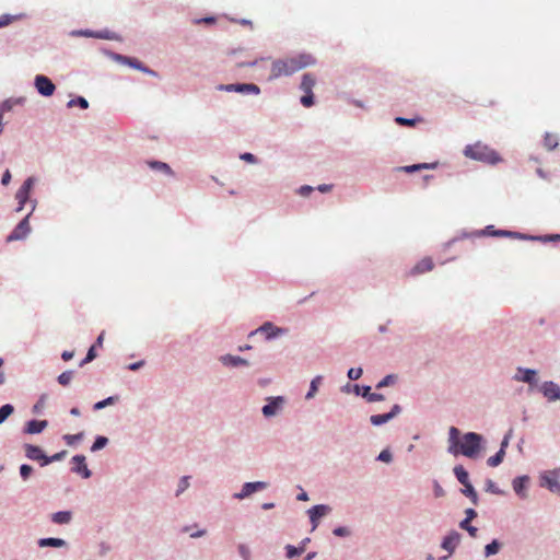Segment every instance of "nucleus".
I'll use <instances>...</instances> for the list:
<instances>
[{"instance_id": "49", "label": "nucleus", "mask_w": 560, "mask_h": 560, "mask_svg": "<svg viewBox=\"0 0 560 560\" xmlns=\"http://www.w3.org/2000/svg\"><path fill=\"white\" fill-rule=\"evenodd\" d=\"M395 121L400 126L413 127L416 125V119H408L404 117H396Z\"/></svg>"}, {"instance_id": "26", "label": "nucleus", "mask_w": 560, "mask_h": 560, "mask_svg": "<svg viewBox=\"0 0 560 560\" xmlns=\"http://www.w3.org/2000/svg\"><path fill=\"white\" fill-rule=\"evenodd\" d=\"M438 163H420V164H412L404 166L401 170L406 173H413L420 170H429V168H435Z\"/></svg>"}, {"instance_id": "23", "label": "nucleus", "mask_w": 560, "mask_h": 560, "mask_svg": "<svg viewBox=\"0 0 560 560\" xmlns=\"http://www.w3.org/2000/svg\"><path fill=\"white\" fill-rule=\"evenodd\" d=\"M527 483H528L527 476L517 477L513 480V489L517 494L525 497L526 494L523 493V490L526 488Z\"/></svg>"}, {"instance_id": "13", "label": "nucleus", "mask_w": 560, "mask_h": 560, "mask_svg": "<svg viewBox=\"0 0 560 560\" xmlns=\"http://www.w3.org/2000/svg\"><path fill=\"white\" fill-rule=\"evenodd\" d=\"M267 487V485L262 481H256V482H246L241 492L240 493H236L235 497L237 499H244L248 495H250L252 493L256 492V491H259V490H262Z\"/></svg>"}, {"instance_id": "10", "label": "nucleus", "mask_w": 560, "mask_h": 560, "mask_svg": "<svg viewBox=\"0 0 560 560\" xmlns=\"http://www.w3.org/2000/svg\"><path fill=\"white\" fill-rule=\"evenodd\" d=\"M400 410L401 408L399 405H394L392 410L387 413L371 416L370 421L373 425H382L395 418L400 412Z\"/></svg>"}, {"instance_id": "64", "label": "nucleus", "mask_w": 560, "mask_h": 560, "mask_svg": "<svg viewBox=\"0 0 560 560\" xmlns=\"http://www.w3.org/2000/svg\"><path fill=\"white\" fill-rule=\"evenodd\" d=\"M330 189H331V186H330V185H326V184H324V185H319V186H318V190H319V191H322V192H327V191H329Z\"/></svg>"}, {"instance_id": "16", "label": "nucleus", "mask_w": 560, "mask_h": 560, "mask_svg": "<svg viewBox=\"0 0 560 560\" xmlns=\"http://www.w3.org/2000/svg\"><path fill=\"white\" fill-rule=\"evenodd\" d=\"M74 463L73 470L82 475L83 478H89L91 476V470L88 468L85 463V457L83 455H75L72 458Z\"/></svg>"}, {"instance_id": "55", "label": "nucleus", "mask_w": 560, "mask_h": 560, "mask_svg": "<svg viewBox=\"0 0 560 560\" xmlns=\"http://www.w3.org/2000/svg\"><path fill=\"white\" fill-rule=\"evenodd\" d=\"M126 59H127L128 63L130 66H132L133 68L139 69V70H143V71H148L147 69H144L142 67L141 62L138 61L137 59H131V58H126Z\"/></svg>"}, {"instance_id": "15", "label": "nucleus", "mask_w": 560, "mask_h": 560, "mask_svg": "<svg viewBox=\"0 0 560 560\" xmlns=\"http://www.w3.org/2000/svg\"><path fill=\"white\" fill-rule=\"evenodd\" d=\"M330 511V508L324 504L315 505L310 511V518L313 524V528H316L318 525V520L326 515Z\"/></svg>"}, {"instance_id": "39", "label": "nucleus", "mask_w": 560, "mask_h": 560, "mask_svg": "<svg viewBox=\"0 0 560 560\" xmlns=\"http://www.w3.org/2000/svg\"><path fill=\"white\" fill-rule=\"evenodd\" d=\"M107 442H108V440H107V438H105V436H98V438H96V440L94 441V443H93V445H92V447H91V451H92V452H96V451H98V450H101V448L105 447V446H106V444H107Z\"/></svg>"}, {"instance_id": "31", "label": "nucleus", "mask_w": 560, "mask_h": 560, "mask_svg": "<svg viewBox=\"0 0 560 560\" xmlns=\"http://www.w3.org/2000/svg\"><path fill=\"white\" fill-rule=\"evenodd\" d=\"M504 456H505V451L499 450V452L495 455L488 458L487 464L490 467H497L503 462Z\"/></svg>"}, {"instance_id": "57", "label": "nucleus", "mask_w": 560, "mask_h": 560, "mask_svg": "<svg viewBox=\"0 0 560 560\" xmlns=\"http://www.w3.org/2000/svg\"><path fill=\"white\" fill-rule=\"evenodd\" d=\"M11 180V173L9 170H7L3 175H2V178H1V183L2 185L7 186Z\"/></svg>"}, {"instance_id": "58", "label": "nucleus", "mask_w": 560, "mask_h": 560, "mask_svg": "<svg viewBox=\"0 0 560 560\" xmlns=\"http://www.w3.org/2000/svg\"><path fill=\"white\" fill-rule=\"evenodd\" d=\"M465 513H466L465 520H468V522H471V520H474L477 516V513L474 509H467Z\"/></svg>"}, {"instance_id": "38", "label": "nucleus", "mask_w": 560, "mask_h": 560, "mask_svg": "<svg viewBox=\"0 0 560 560\" xmlns=\"http://www.w3.org/2000/svg\"><path fill=\"white\" fill-rule=\"evenodd\" d=\"M500 549V545L497 540H493L492 542L488 544L485 548V553L487 557L495 555Z\"/></svg>"}, {"instance_id": "47", "label": "nucleus", "mask_w": 560, "mask_h": 560, "mask_svg": "<svg viewBox=\"0 0 560 560\" xmlns=\"http://www.w3.org/2000/svg\"><path fill=\"white\" fill-rule=\"evenodd\" d=\"M362 375V369L361 368H351L349 371H348V377L352 381H355L358 378H360Z\"/></svg>"}, {"instance_id": "34", "label": "nucleus", "mask_w": 560, "mask_h": 560, "mask_svg": "<svg viewBox=\"0 0 560 560\" xmlns=\"http://www.w3.org/2000/svg\"><path fill=\"white\" fill-rule=\"evenodd\" d=\"M544 145L547 150H553L558 145V139L555 135L547 133L544 139Z\"/></svg>"}, {"instance_id": "9", "label": "nucleus", "mask_w": 560, "mask_h": 560, "mask_svg": "<svg viewBox=\"0 0 560 560\" xmlns=\"http://www.w3.org/2000/svg\"><path fill=\"white\" fill-rule=\"evenodd\" d=\"M483 235H491V236H506L512 238H520L525 240L528 238L526 235L521 234L518 232H511L505 230H494L492 225H489L481 232ZM530 240H538L537 237H529Z\"/></svg>"}, {"instance_id": "7", "label": "nucleus", "mask_w": 560, "mask_h": 560, "mask_svg": "<svg viewBox=\"0 0 560 560\" xmlns=\"http://www.w3.org/2000/svg\"><path fill=\"white\" fill-rule=\"evenodd\" d=\"M34 186V178L28 177L23 185L20 187V189L16 191L15 198L19 202V207L16 208V211H21L25 205V202L28 200L30 192Z\"/></svg>"}, {"instance_id": "50", "label": "nucleus", "mask_w": 560, "mask_h": 560, "mask_svg": "<svg viewBox=\"0 0 560 560\" xmlns=\"http://www.w3.org/2000/svg\"><path fill=\"white\" fill-rule=\"evenodd\" d=\"M65 454H66V452L63 451V452H60V453H57V454L52 455L51 457L45 456V460L42 463V466H45V465H48L51 462L61 459Z\"/></svg>"}, {"instance_id": "14", "label": "nucleus", "mask_w": 560, "mask_h": 560, "mask_svg": "<svg viewBox=\"0 0 560 560\" xmlns=\"http://www.w3.org/2000/svg\"><path fill=\"white\" fill-rule=\"evenodd\" d=\"M460 541V535L457 532H451L447 536L444 537L442 541V548L447 550L450 553H453L455 548Z\"/></svg>"}, {"instance_id": "12", "label": "nucleus", "mask_w": 560, "mask_h": 560, "mask_svg": "<svg viewBox=\"0 0 560 560\" xmlns=\"http://www.w3.org/2000/svg\"><path fill=\"white\" fill-rule=\"evenodd\" d=\"M268 404L262 407V413L265 417H272L278 413L283 405L282 397H270L268 398Z\"/></svg>"}, {"instance_id": "48", "label": "nucleus", "mask_w": 560, "mask_h": 560, "mask_svg": "<svg viewBox=\"0 0 560 560\" xmlns=\"http://www.w3.org/2000/svg\"><path fill=\"white\" fill-rule=\"evenodd\" d=\"M114 401H115V398H114V397H108V398H106V399H104V400H101V401L96 402V404L94 405V409H95V410L103 409V408H105L106 406L114 404Z\"/></svg>"}, {"instance_id": "29", "label": "nucleus", "mask_w": 560, "mask_h": 560, "mask_svg": "<svg viewBox=\"0 0 560 560\" xmlns=\"http://www.w3.org/2000/svg\"><path fill=\"white\" fill-rule=\"evenodd\" d=\"M71 512L60 511L52 514V522L56 524H68L71 521Z\"/></svg>"}, {"instance_id": "63", "label": "nucleus", "mask_w": 560, "mask_h": 560, "mask_svg": "<svg viewBox=\"0 0 560 560\" xmlns=\"http://www.w3.org/2000/svg\"><path fill=\"white\" fill-rule=\"evenodd\" d=\"M143 365V361H139V362H136V363H132L128 366L129 370L131 371H136L138 370L140 366Z\"/></svg>"}, {"instance_id": "35", "label": "nucleus", "mask_w": 560, "mask_h": 560, "mask_svg": "<svg viewBox=\"0 0 560 560\" xmlns=\"http://www.w3.org/2000/svg\"><path fill=\"white\" fill-rule=\"evenodd\" d=\"M322 381V377L320 376H316L312 382H311V386H310V390L307 392L305 398L306 399H311L315 396L317 389H318V385Z\"/></svg>"}, {"instance_id": "4", "label": "nucleus", "mask_w": 560, "mask_h": 560, "mask_svg": "<svg viewBox=\"0 0 560 560\" xmlns=\"http://www.w3.org/2000/svg\"><path fill=\"white\" fill-rule=\"evenodd\" d=\"M316 84V78L312 73H305L302 77L300 89L304 92L301 97V104L304 107H311L314 104L313 88Z\"/></svg>"}, {"instance_id": "3", "label": "nucleus", "mask_w": 560, "mask_h": 560, "mask_svg": "<svg viewBox=\"0 0 560 560\" xmlns=\"http://www.w3.org/2000/svg\"><path fill=\"white\" fill-rule=\"evenodd\" d=\"M464 154L469 159L492 165L501 161L498 152L481 142L466 145Z\"/></svg>"}, {"instance_id": "41", "label": "nucleus", "mask_w": 560, "mask_h": 560, "mask_svg": "<svg viewBox=\"0 0 560 560\" xmlns=\"http://www.w3.org/2000/svg\"><path fill=\"white\" fill-rule=\"evenodd\" d=\"M20 16L18 15H10V14H3L0 16V28L1 27H4V26H8L9 24H11L12 22H14L15 20H18Z\"/></svg>"}, {"instance_id": "21", "label": "nucleus", "mask_w": 560, "mask_h": 560, "mask_svg": "<svg viewBox=\"0 0 560 560\" xmlns=\"http://www.w3.org/2000/svg\"><path fill=\"white\" fill-rule=\"evenodd\" d=\"M226 91H235V92H253L255 94L259 93V88L255 84H230L224 88Z\"/></svg>"}, {"instance_id": "53", "label": "nucleus", "mask_w": 560, "mask_h": 560, "mask_svg": "<svg viewBox=\"0 0 560 560\" xmlns=\"http://www.w3.org/2000/svg\"><path fill=\"white\" fill-rule=\"evenodd\" d=\"M378 459L385 463H389L392 460V454L388 450H384L380 453Z\"/></svg>"}, {"instance_id": "19", "label": "nucleus", "mask_w": 560, "mask_h": 560, "mask_svg": "<svg viewBox=\"0 0 560 560\" xmlns=\"http://www.w3.org/2000/svg\"><path fill=\"white\" fill-rule=\"evenodd\" d=\"M25 455L27 458H30L32 460H43V462L45 460V456H46L38 446L32 445V444L25 445Z\"/></svg>"}, {"instance_id": "46", "label": "nucleus", "mask_w": 560, "mask_h": 560, "mask_svg": "<svg viewBox=\"0 0 560 560\" xmlns=\"http://www.w3.org/2000/svg\"><path fill=\"white\" fill-rule=\"evenodd\" d=\"M32 472H33V468L30 465L24 464L20 467V474L24 480H26L31 476Z\"/></svg>"}, {"instance_id": "42", "label": "nucleus", "mask_w": 560, "mask_h": 560, "mask_svg": "<svg viewBox=\"0 0 560 560\" xmlns=\"http://www.w3.org/2000/svg\"><path fill=\"white\" fill-rule=\"evenodd\" d=\"M396 375L389 374L385 376L377 385L376 388H383L385 386L392 385L396 382Z\"/></svg>"}, {"instance_id": "45", "label": "nucleus", "mask_w": 560, "mask_h": 560, "mask_svg": "<svg viewBox=\"0 0 560 560\" xmlns=\"http://www.w3.org/2000/svg\"><path fill=\"white\" fill-rule=\"evenodd\" d=\"M95 358H96L95 346H92L89 349L86 357L80 362V366H83L84 364L93 361Z\"/></svg>"}, {"instance_id": "2", "label": "nucleus", "mask_w": 560, "mask_h": 560, "mask_svg": "<svg viewBox=\"0 0 560 560\" xmlns=\"http://www.w3.org/2000/svg\"><path fill=\"white\" fill-rule=\"evenodd\" d=\"M315 58L310 54H300L277 59L271 65L270 79L292 75L308 66L315 65Z\"/></svg>"}, {"instance_id": "5", "label": "nucleus", "mask_w": 560, "mask_h": 560, "mask_svg": "<svg viewBox=\"0 0 560 560\" xmlns=\"http://www.w3.org/2000/svg\"><path fill=\"white\" fill-rule=\"evenodd\" d=\"M559 469L548 470L540 475V486L547 488L552 493L560 495Z\"/></svg>"}, {"instance_id": "6", "label": "nucleus", "mask_w": 560, "mask_h": 560, "mask_svg": "<svg viewBox=\"0 0 560 560\" xmlns=\"http://www.w3.org/2000/svg\"><path fill=\"white\" fill-rule=\"evenodd\" d=\"M30 214H27L11 232V234L7 237V242H14L25 238L31 232V226L28 222Z\"/></svg>"}, {"instance_id": "18", "label": "nucleus", "mask_w": 560, "mask_h": 560, "mask_svg": "<svg viewBox=\"0 0 560 560\" xmlns=\"http://www.w3.org/2000/svg\"><path fill=\"white\" fill-rule=\"evenodd\" d=\"M256 332H264L266 334L267 339L275 338L284 332V329L276 327L271 323H265L262 326H260Z\"/></svg>"}, {"instance_id": "43", "label": "nucleus", "mask_w": 560, "mask_h": 560, "mask_svg": "<svg viewBox=\"0 0 560 560\" xmlns=\"http://www.w3.org/2000/svg\"><path fill=\"white\" fill-rule=\"evenodd\" d=\"M74 105H79L81 108H84V109L89 107L88 101L84 97H81V96H79L75 100H71V101L68 102V107H72Z\"/></svg>"}, {"instance_id": "40", "label": "nucleus", "mask_w": 560, "mask_h": 560, "mask_svg": "<svg viewBox=\"0 0 560 560\" xmlns=\"http://www.w3.org/2000/svg\"><path fill=\"white\" fill-rule=\"evenodd\" d=\"M285 550H287L288 558H294L296 556H300L304 551V548H296L292 545H288L285 547Z\"/></svg>"}, {"instance_id": "8", "label": "nucleus", "mask_w": 560, "mask_h": 560, "mask_svg": "<svg viewBox=\"0 0 560 560\" xmlns=\"http://www.w3.org/2000/svg\"><path fill=\"white\" fill-rule=\"evenodd\" d=\"M35 86L39 94L50 96L54 94L56 86L51 80L45 75H37L35 78Z\"/></svg>"}, {"instance_id": "60", "label": "nucleus", "mask_w": 560, "mask_h": 560, "mask_svg": "<svg viewBox=\"0 0 560 560\" xmlns=\"http://www.w3.org/2000/svg\"><path fill=\"white\" fill-rule=\"evenodd\" d=\"M256 63H257V59H253V60H248V61L236 62V66L245 67V66H255Z\"/></svg>"}, {"instance_id": "32", "label": "nucleus", "mask_w": 560, "mask_h": 560, "mask_svg": "<svg viewBox=\"0 0 560 560\" xmlns=\"http://www.w3.org/2000/svg\"><path fill=\"white\" fill-rule=\"evenodd\" d=\"M463 493L468 497L474 504L478 502V495L470 482L464 485Z\"/></svg>"}, {"instance_id": "22", "label": "nucleus", "mask_w": 560, "mask_h": 560, "mask_svg": "<svg viewBox=\"0 0 560 560\" xmlns=\"http://www.w3.org/2000/svg\"><path fill=\"white\" fill-rule=\"evenodd\" d=\"M148 166L154 171H159V172H162L168 176H173V171L172 168L170 167L168 164L164 163V162H160V161H148L147 162Z\"/></svg>"}, {"instance_id": "20", "label": "nucleus", "mask_w": 560, "mask_h": 560, "mask_svg": "<svg viewBox=\"0 0 560 560\" xmlns=\"http://www.w3.org/2000/svg\"><path fill=\"white\" fill-rule=\"evenodd\" d=\"M48 422L46 420H31L26 424V433L36 434L40 433L46 427Z\"/></svg>"}, {"instance_id": "59", "label": "nucleus", "mask_w": 560, "mask_h": 560, "mask_svg": "<svg viewBox=\"0 0 560 560\" xmlns=\"http://www.w3.org/2000/svg\"><path fill=\"white\" fill-rule=\"evenodd\" d=\"M539 240H542V241H560V234H552V235H548V236H545V237H539Z\"/></svg>"}, {"instance_id": "1", "label": "nucleus", "mask_w": 560, "mask_h": 560, "mask_svg": "<svg viewBox=\"0 0 560 560\" xmlns=\"http://www.w3.org/2000/svg\"><path fill=\"white\" fill-rule=\"evenodd\" d=\"M459 430L451 427L448 431V452L455 456L462 454L469 458L478 456L481 448L482 436L475 432H469L459 438Z\"/></svg>"}, {"instance_id": "11", "label": "nucleus", "mask_w": 560, "mask_h": 560, "mask_svg": "<svg viewBox=\"0 0 560 560\" xmlns=\"http://www.w3.org/2000/svg\"><path fill=\"white\" fill-rule=\"evenodd\" d=\"M541 393L549 401L560 399V387L553 382H545L540 387Z\"/></svg>"}, {"instance_id": "62", "label": "nucleus", "mask_w": 560, "mask_h": 560, "mask_svg": "<svg viewBox=\"0 0 560 560\" xmlns=\"http://www.w3.org/2000/svg\"><path fill=\"white\" fill-rule=\"evenodd\" d=\"M74 352L73 351H63L61 354L62 360L69 361L73 358Z\"/></svg>"}, {"instance_id": "44", "label": "nucleus", "mask_w": 560, "mask_h": 560, "mask_svg": "<svg viewBox=\"0 0 560 560\" xmlns=\"http://www.w3.org/2000/svg\"><path fill=\"white\" fill-rule=\"evenodd\" d=\"M83 438V433L78 434H66L63 436V440L68 445H73L75 442L80 441Z\"/></svg>"}, {"instance_id": "37", "label": "nucleus", "mask_w": 560, "mask_h": 560, "mask_svg": "<svg viewBox=\"0 0 560 560\" xmlns=\"http://www.w3.org/2000/svg\"><path fill=\"white\" fill-rule=\"evenodd\" d=\"M72 377H73V372L66 371L58 376V383L62 386H67L71 382Z\"/></svg>"}, {"instance_id": "51", "label": "nucleus", "mask_w": 560, "mask_h": 560, "mask_svg": "<svg viewBox=\"0 0 560 560\" xmlns=\"http://www.w3.org/2000/svg\"><path fill=\"white\" fill-rule=\"evenodd\" d=\"M188 479H189V477H183L180 479L178 489L176 491V495H179L183 491H185L188 488V486H189Z\"/></svg>"}, {"instance_id": "33", "label": "nucleus", "mask_w": 560, "mask_h": 560, "mask_svg": "<svg viewBox=\"0 0 560 560\" xmlns=\"http://www.w3.org/2000/svg\"><path fill=\"white\" fill-rule=\"evenodd\" d=\"M14 411L12 405L7 404L0 407V424L4 422Z\"/></svg>"}, {"instance_id": "28", "label": "nucleus", "mask_w": 560, "mask_h": 560, "mask_svg": "<svg viewBox=\"0 0 560 560\" xmlns=\"http://www.w3.org/2000/svg\"><path fill=\"white\" fill-rule=\"evenodd\" d=\"M361 395L369 401V402H373V401H377V400H383L384 399V396L382 394H376V393H372L371 392V387L370 386H363L362 387V392H361Z\"/></svg>"}, {"instance_id": "27", "label": "nucleus", "mask_w": 560, "mask_h": 560, "mask_svg": "<svg viewBox=\"0 0 560 560\" xmlns=\"http://www.w3.org/2000/svg\"><path fill=\"white\" fill-rule=\"evenodd\" d=\"M454 471V475L456 476L457 480L464 486L469 481V476H468V472L467 470L462 466V465H457L454 467L453 469Z\"/></svg>"}, {"instance_id": "54", "label": "nucleus", "mask_w": 560, "mask_h": 560, "mask_svg": "<svg viewBox=\"0 0 560 560\" xmlns=\"http://www.w3.org/2000/svg\"><path fill=\"white\" fill-rule=\"evenodd\" d=\"M334 534L339 537L348 536L350 534L349 529L346 527H337L334 529Z\"/></svg>"}, {"instance_id": "30", "label": "nucleus", "mask_w": 560, "mask_h": 560, "mask_svg": "<svg viewBox=\"0 0 560 560\" xmlns=\"http://www.w3.org/2000/svg\"><path fill=\"white\" fill-rule=\"evenodd\" d=\"M518 371L523 373V376L518 378L520 381H523L528 384H533L536 382V371L530 369H520Z\"/></svg>"}, {"instance_id": "36", "label": "nucleus", "mask_w": 560, "mask_h": 560, "mask_svg": "<svg viewBox=\"0 0 560 560\" xmlns=\"http://www.w3.org/2000/svg\"><path fill=\"white\" fill-rule=\"evenodd\" d=\"M459 527L462 529H465L468 532V534L471 536V537H476L477 536V532L478 529L475 527V526H471L470 525V522H468V520H463L460 523H459Z\"/></svg>"}, {"instance_id": "24", "label": "nucleus", "mask_w": 560, "mask_h": 560, "mask_svg": "<svg viewBox=\"0 0 560 560\" xmlns=\"http://www.w3.org/2000/svg\"><path fill=\"white\" fill-rule=\"evenodd\" d=\"M66 545V541L61 538H42L38 540L39 547H63Z\"/></svg>"}, {"instance_id": "56", "label": "nucleus", "mask_w": 560, "mask_h": 560, "mask_svg": "<svg viewBox=\"0 0 560 560\" xmlns=\"http://www.w3.org/2000/svg\"><path fill=\"white\" fill-rule=\"evenodd\" d=\"M241 159H242L243 161H246V162H249V163H255V162H256V158H255V155H254V154H252V153H243V154L241 155Z\"/></svg>"}, {"instance_id": "17", "label": "nucleus", "mask_w": 560, "mask_h": 560, "mask_svg": "<svg viewBox=\"0 0 560 560\" xmlns=\"http://www.w3.org/2000/svg\"><path fill=\"white\" fill-rule=\"evenodd\" d=\"M434 267V264L431 258L425 257L421 259L410 271L411 276L421 275L428 271H431Z\"/></svg>"}, {"instance_id": "61", "label": "nucleus", "mask_w": 560, "mask_h": 560, "mask_svg": "<svg viewBox=\"0 0 560 560\" xmlns=\"http://www.w3.org/2000/svg\"><path fill=\"white\" fill-rule=\"evenodd\" d=\"M312 190H313V187H311V186H302V187L300 188V194H301L302 196H308V194H310Z\"/></svg>"}, {"instance_id": "25", "label": "nucleus", "mask_w": 560, "mask_h": 560, "mask_svg": "<svg viewBox=\"0 0 560 560\" xmlns=\"http://www.w3.org/2000/svg\"><path fill=\"white\" fill-rule=\"evenodd\" d=\"M221 360H222L223 364L232 365V366L248 364L247 360H245L241 357H234V355H230V354L222 357Z\"/></svg>"}, {"instance_id": "52", "label": "nucleus", "mask_w": 560, "mask_h": 560, "mask_svg": "<svg viewBox=\"0 0 560 560\" xmlns=\"http://www.w3.org/2000/svg\"><path fill=\"white\" fill-rule=\"evenodd\" d=\"M238 552L240 555L242 556V558H244V560H249L250 558V551L248 549L247 546L245 545H240L238 546Z\"/></svg>"}]
</instances>
